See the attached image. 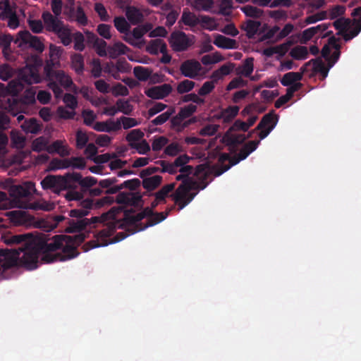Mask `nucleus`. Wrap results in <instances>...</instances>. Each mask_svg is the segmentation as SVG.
<instances>
[{"label":"nucleus","instance_id":"f257e3e1","mask_svg":"<svg viewBox=\"0 0 361 361\" xmlns=\"http://www.w3.org/2000/svg\"><path fill=\"white\" fill-rule=\"evenodd\" d=\"M47 234H40L31 239L23 247H18L22 252H16L15 256L20 258L21 263L29 269L37 267L40 257L42 263L63 262L78 257L80 252L77 250L85 239L83 233L75 236L56 235L51 238Z\"/></svg>","mask_w":361,"mask_h":361},{"label":"nucleus","instance_id":"f03ea898","mask_svg":"<svg viewBox=\"0 0 361 361\" xmlns=\"http://www.w3.org/2000/svg\"><path fill=\"white\" fill-rule=\"evenodd\" d=\"M168 215L169 212L154 213L152 209L147 207L136 214L128 216L127 219L130 224L136 227L137 231H140L161 222Z\"/></svg>","mask_w":361,"mask_h":361},{"label":"nucleus","instance_id":"7ed1b4c3","mask_svg":"<svg viewBox=\"0 0 361 361\" xmlns=\"http://www.w3.org/2000/svg\"><path fill=\"white\" fill-rule=\"evenodd\" d=\"M195 185L194 180L183 181L172 195L173 200L178 206V210L183 209L194 199L197 193L190 191L195 188Z\"/></svg>","mask_w":361,"mask_h":361},{"label":"nucleus","instance_id":"20e7f679","mask_svg":"<svg viewBox=\"0 0 361 361\" xmlns=\"http://www.w3.org/2000/svg\"><path fill=\"white\" fill-rule=\"evenodd\" d=\"M119 210L118 208L113 207L109 212L111 216L114 217ZM108 214H104L101 216H93L91 219H82L77 221L67 219L68 226L66 228V231L69 233L80 232L84 230L87 226L97 223H102L106 219Z\"/></svg>","mask_w":361,"mask_h":361},{"label":"nucleus","instance_id":"39448f33","mask_svg":"<svg viewBox=\"0 0 361 361\" xmlns=\"http://www.w3.org/2000/svg\"><path fill=\"white\" fill-rule=\"evenodd\" d=\"M41 185L44 190H51L56 193L73 187L68 173L63 176L48 175L41 181Z\"/></svg>","mask_w":361,"mask_h":361},{"label":"nucleus","instance_id":"423d86ee","mask_svg":"<svg viewBox=\"0 0 361 361\" xmlns=\"http://www.w3.org/2000/svg\"><path fill=\"white\" fill-rule=\"evenodd\" d=\"M169 42L174 51H185L194 44V36L190 37L183 31H173L170 35Z\"/></svg>","mask_w":361,"mask_h":361},{"label":"nucleus","instance_id":"0eeeda50","mask_svg":"<svg viewBox=\"0 0 361 361\" xmlns=\"http://www.w3.org/2000/svg\"><path fill=\"white\" fill-rule=\"evenodd\" d=\"M18 78L26 85L40 82L41 77L39 73V66L37 64V62L32 65L27 64L25 67L20 69Z\"/></svg>","mask_w":361,"mask_h":361},{"label":"nucleus","instance_id":"6e6552de","mask_svg":"<svg viewBox=\"0 0 361 361\" xmlns=\"http://www.w3.org/2000/svg\"><path fill=\"white\" fill-rule=\"evenodd\" d=\"M114 25L118 32L124 35L122 39L128 44L138 48L142 47V46L145 44V40H142V43H137L136 41L133 40V37L130 35V25L123 16L115 17L114 19Z\"/></svg>","mask_w":361,"mask_h":361},{"label":"nucleus","instance_id":"1a4fd4ad","mask_svg":"<svg viewBox=\"0 0 361 361\" xmlns=\"http://www.w3.org/2000/svg\"><path fill=\"white\" fill-rule=\"evenodd\" d=\"M70 21L75 22L78 25L86 26L88 24V18L80 3L76 6L75 1L71 0L70 6L64 12Z\"/></svg>","mask_w":361,"mask_h":361},{"label":"nucleus","instance_id":"9d476101","mask_svg":"<svg viewBox=\"0 0 361 361\" xmlns=\"http://www.w3.org/2000/svg\"><path fill=\"white\" fill-rule=\"evenodd\" d=\"M44 70L49 80L56 81L64 88H68L73 85L71 78L66 74L63 71H55L49 63L46 64Z\"/></svg>","mask_w":361,"mask_h":361},{"label":"nucleus","instance_id":"9b49d317","mask_svg":"<svg viewBox=\"0 0 361 361\" xmlns=\"http://www.w3.org/2000/svg\"><path fill=\"white\" fill-rule=\"evenodd\" d=\"M114 231V227L108 226L102 229L97 233V240H90L84 245V251L87 252L93 248L107 245L109 244L107 238L113 235Z\"/></svg>","mask_w":361,"mask_h":361},{"label":"nucleus","instance_id":"f8f14e48","mask_svg":"<svg viewBox=\"0 0 361 361\" xmlns=\"http://www.w3.org/2000/svg\"><path fill=\"white\" fill-rule=\"evenodd\" d=\"M18 40H20L22 44H29L32 49L39 53H42L44 49V45L41 39L39 37L32 35L27 30L20 31L18 33L16 42Z\"/></svg>","mask_w":361,"mask_h":361},{"label":"nucleus","instance_id":"ddd939ff","mask_svg":"<svg viewBox=\"0 0 361 361\" xmlns=\"http://www.w3.org/2000/svg\"><path fill=\"white\" fill-rule=\"evenodd\" d=\"M202 71L200 63L195 59H188L183 61L180 66L181 74L189 78L195 79Z\"/></svg>","mask_w":361,"mask_h":361},{"label":"nucleus","instance_id":"4468645a","mask_svg":"<svg viewBox=\"0 0 361 361\" xmlns=\"http://www.w3.org/2000/svg\"><path fill=\"white\" fill-rule=\"evenodd\" d=\"M42 18L46 30L54 34L65 25L59 16L52 15L49 11L43 12Z\"/></svg>","mask_w":361,"mask_h":361},{"label":"nucleus","instance_id":"2eb2a0df","mask_svg":"<svg viewBox=\"0 0 361 361\" xmlns=\"http://www.w3.org/2000/svg\"><path fill=\"white\" fill-rule=\"evenodd\" d=\"M118 204L128 206H138L142 202L140 192H120L116 198Z\"/></svg>","mask_w":361,"mask_h":361},{"label":"nucleus","instance_id":"dca6fc26","mask_svg":"<svg viewBox=\"0 0 361 361\" xmlns=\"http://www.w3.org/2000/svg\"><path fill=\"white\" fill-rule=\"evenodd\" d=\"M172 87L170 84H163L159 86H154L145 90V94L154 99H162L170 94L172 92Z\"/></svg>","mask_w":361,"mask_h":361},{"label":"nucleus","instance_id":"f3484780","mask_svg":"<svg viewBox=\"0 0 361 361\" xmlns=\"http://www.w3.org/2000/svg\"><path fill=\"white\" fill-rule=\"evenodd\" d=\"M68 177L71 179V183H78L82 188V192H86L87 189L94 185L97 183V178L92 176L82 178L80 173H68Z\"/></svg>","mask_w":361,"mask_h":361},{"label":"nucleus","instance_id":"a211bd4d","mask_svg":"<svg viewBox=\"0 0 361 361\" xmlns=\"http://www.w3.org/2000/svg\"><path fill=\"white\" fill-rule=\"evenodd\" d=\"M94 130L98 132H114L121 129L120 121H114L109 119L106 121L96 122L93 126Z\"/></svg>","mask_w":361,"mask_h":361},{"label":"nucleus","instance_id":"6ab92c4d","mask_svg":"<svg viewBox=\"0 0 361 361\" xmlns=\"http://www.w3.org/2000/svg\"><path fill=\"white\" fill-rule=\"evenodd\" d=\"M81 208L74 209L70 211V216L75 218H82L87 216L89 214L88 209L92 208L94 202L90 198L83 200L80 202Z\"/></svg>","mask_w":361,"mask_h":361},{"label":"nucleus","instance_id":"aec40b11","mask_svg":"<svg viewBox=\"0 0 361 361\" xmlns=\"http://www.w3.org/2000/svg\"><path fill=\"white\" fill-rule=\"evenodd\" d=\"M31 233L27 234H19V235H12L10 236H7L4 238V243L7 245H22L20 247H23L25 244L28 242V240L31 239H35Z\"/></svg>","mask_w":361,"mask_h":361},{"label":"nucleus","instance_id":"412c9836","mask_svg":"<svg viewBox=\"0 0 361 361\" xmlns=\"http://www.w3.org/2000/svg\"><path fill=\"white\" fill-rule=\"evenodd\" d=\"M233 131H226L223 137V140L226 144L231 147H235L238 145L243 144L247 139L243 134H233Z\"/></svg>","mask_w":361,"mask_h":361},{"label":"nucleus","instance_id":"4be33fe9","mask_svg":"<svg viewBox=\"0 0 361 361\" xmlns=\"http://www.w3.org/2000/svg\"><path fill=\"white\" fill-rule=\"evenodd\" d=\"M239 110L240 108L238 106H228L221 111L217 118L221 119L224 123H229L237 116Z\"/></svg>","mask_w":361,"mask_h":361},{"label":"nucleus","instance_id":"5701e85b","mask_svg":"<svg viewBox=\"0 0 361 361\" xmlns=\"http://www.w3.org/2000/svg\"><path fill=\"white\" fill-rule=\"evenodd\" d=\"M301 72H288L283 75L281 79V83L285 87L293 85V84L300 82L302 78L305 68L302 67L300 68Z\"/></svg>","mask_w":361,"mask_h":361},{"label":"nucleus","instance_id":"b1692460","mask_svg":"<svg viewBox=\"0 0 361 361\" xmlns=\"http://www.w3.org/2000/svg\"><path fill=\"white\" fill-rule=\"evenodd\" d=\"M34 185L32 183H26L24 185H14L11 190L12 196L20 197H27L31 195V190Z\"/></svg>","mask_w":361,"mask_h":361},{"label":"nucleus","instance_id":"393cba45","mask_svg":"<svg viewBox=\"0 0 361 361\" xmlns=\"http://www.w3.org/2000/svg\"><path fill=\"white\" fill-rule=\"evenodd\" d=\"M47 152L49 154L56 153L61 157H66L70 154V151L67 145H64V141L57 140L49 145Z\"/></svg>","mask_w":361,"mask_h":361},{"label":"nucleus","instance_id":"a878e982","mask_svg":"<svg viewBox=\"0 0 361 361\" xmlns=\"http://www.w3.org/2000/svg\"><path fill=\"white\" fill-rule=\"evenodd\" d=\"M126 16L132 25H137L143 20L142 13L137 8L132 6L126 7Z\"/></svg>","mask_w":361,"mask_h":361},{"label":"nucleus","instance_id":"bb28decb","mask_svg":"<svg viewBox=\"0 0 361 361\" xmlns=\"http://www.w3.org/2000/svg\"><path fill=\"white\" fill-rule=\"evenodd\" d=\"M130 49L121 42H116L107 48L108 54L111 59H116L118 56L126 54Z\"/></svg>","mask_w":361,"mask_h":361},{"label":"nucleus","instance_id":"cd10ccee","mask_svg":"<svg viewBox=\"0 0 361 361\" xmlns=\"http://www.w3.org/2000/svg\"><path fill=\"white\" fill-rule=\"evenodd\" d=\"M214 44L221 49H235L238 43L235 39L226 37L221 35H217L214 40Z\"/></svg>","mask_w":361,"mask_h":361},{"label":"nucleus","instance_id":"c85d7f7f","mask_svg":"<svg viewBox=\"0 0 361 361\" xmlns=\"http://www.w3.org/2000/svg\"><path fill=\"white\" fill-rule=\"evenodd\" d=\"M260 143V140H251L245 143L237 154L240 159H245L252 152H254Z\"/></svg>","mask_w":361,"mask_h":361},{"label":"nucleus","instance_id":"c756f323","mask_svg":"<svg viewBox=\"0 0 361 361\" xmlns=\"http://www.w3.org/2000/svg\"><path fill=\"white\" fill-rule=\"evenodd\" d=\"M261 26L259 21L249 20L242 25V29L246 32V35L251 39L257 33Z\"/></svg>","mask_w":361,"mask_h":361},{"label":"nucleus","instance_id":"7c9ffc66","mask_svg":"<svg viewBox=\"0 0 361 361\" xmlns=\"http://www.w3.org/2000/svg\"><path fill=\"white\" fill-rule=\"evenodd\" d=\"M180 21L185 25L195 27L197 25L200 20L199 18L188 9H184L182 13Z\"/></svg>","mask_w":361,"mask_h":361},{"label":"nucleus","instance_id":"2f4dec72","mask_svg":"<svg viewBox=\"0 0 361 361\" xmlns=\"http://www.w3.org/2000/svg\"><path fill=\"white\" fill-rule=\"evenodd\" d=\"M162 181V177L159 175H155L149 178H145L142 180V186L148 191H152L158 188Z\"/></svg>","mask_w":361,"mask_h":361},{"label":"nucleus","instance_id":"473e14b6","mask_svg":"<svg viewBox=\"0 0 361 361\" xmlns=\"http://www.w3.org/2000/svg\"><path fill=\"white\" fill-rule=\"evenodd\" d=\"M55 35L60 39L64 46H68L72 42V35L68 25H64L57 31Z\"/></svg>","mask_w":361,"mask_h":361},{"label":"nucleus","instance_id":"72a5a7b5","mask_svg":"<svg viewBox=\"0 0 361 361\" xmlns=\"http://www.w3.org/2000/svg\"><path fill=\"white\" fill-rule=\"evenodd\" d=\"M277 122L278 116L274 114V111L268 113L262 117L260 122L255 128V130L267 128L269 126L274 125V123L276 124Z\"/></svg>","mask_w":361,"mask_h":361},{"label":"nucleus","instance_id":"f704fd0d","mask_svg":"<svg viewBox=\"0 0 361 361\" xmlns=\"http://www.w3.org/2000/svg\"><path fill=\"white\" fill-rule=\"evenodd\" d=\"M6 250L3 249H0V257H3L4 258L0 257V273H3L8 269L13 267L16 264V259L13 258H8L7 254L6 253Z\"/></svg>","mask_w":361,"mask_h":361},{"label":"nucleus","instance_id":"c9c22d12","mask_svg":"<svg viewBox=\"0 0 361 361\" xmlns=\"http://www.w3.org/2000/svg\"><path fill=\"white\" fill-rule=\"evenodd\" d=\"M24 85L25 84L19 79V78L12 80L7 85L6 92L9 94L16 96L23 90Z\"/></svg>","mask_w":361,"mask_h":361},{"label":"nucleus","instance_id":"e433bc0d","mask_svg":"<svg viewBox=\"0 0 361 361\" xmlns=\"http://www.w3.org/2000/svg\"><path fill=\"white\" fill-rule=\"evenodd\" d=\"M22 128L27 133L36 134L40 130V126L37 122V120L34 118H31L29 120H25L21 126Z\"/></svg>","mask_w":361,"mask_h":361},{"label":"nucleus","instance_id":"4c0bfd02","mask_svg":"<svg viewBox=\"0 0 361 361\" xmlns=\"http://www.w3.org/2000/svg\"><path fill=\"white\" fill-rule=\"evenodd\" d=\"M49 146L48 140L44 136L35 139L32 142V149L37 152H40L42 151L47 152Z\"/></svg>","mask_w":361,"mask_h":361},{"label":"nucleus","instance_id":"58836bf2","mask_svg":"<svg viewBox=\"0 0 361 361\" xmlns=\"http://www.w3.org/2000/svg\"><path fill=\"white\" fill-rule=\"evenodd\" d=\"M145 134L140 129L131 130L126 136V140L130 144L137 143L138 141L142 140Z\"/></svg>","mask_w":361,"mask_h":361},{"label":"nucleus","instance_id":"ea45409f","mask_svg":"<svg viewBox=\"0 0 361 361\" xmlns=\"http://www.w3.org/2000/svg\"><path fill=\"white\" fill-rule=\"evenodd\" d=\"M70 166V159H59L57 158H54L49 163V169L51 171H55L61 169H67Z\"/></svg>","mask_w":361,"mask_h":361},{"label":"nucleus","instance_id":"a19ab883","mask_svg":"<svg viewBox=\"0 0 361 361\" xmlns=\"http://www.w3.org/2000/svg\"><path fill=\"white\" fill-rule=\"evenodd\" d=\"M15 73V69L7 63L0 66V79L3 81H7L13 78Z\"/></svg>","mask_w":361,"mask_h":361},{"label":"nucleus","instance_id":"79ce46f5","mask_svg":"<svg viewBox=\"0 0 361 361\" xmlns=\"http://www.w3.org/2000/svg\"><path fill=\"white\" fill-rule=\"evenodd\" d=\"M72 67L77 73H82L84 70V59L80 54H75L71 57Z\"/></svg>","mask_w":361,"mask_h":361},{"label":"nucleus","instance_id":"37998d69","mask_svg":"<svg viewBox=\"0 0 361 361\" xmlns=\"http://www.w3.org/2000/svg\"><path fill=\"white\" fill-rule=\"evenodd\" d=\"M61 54V49L55 45L51 44L49 47V60L47 61V64L49 63L54 68V66L58 61Z\"/></svg>","mask_w":361,"mask_h":361},{"label":"nucleus","instance_id":"c03bdc74","mask_svg":"<svg viewBox=\"0 0 361 361\" xmlns=\"http://www.w3.org/2000/svg\"><path fill=\"white\" fill-rule=\"evenodd\" d=\"M135 78L140 81H147L151 75V71L145 67L136 66L133 69Z\"/></svg>","mask_w":361,"mask_h":361},{"label":"nucleus","instance_id":"a18cd8bd","mask_svg":"<svg viewBox=\"0 0 361 361\" xmlns=\"http://www.w3.org/2000/svg\"><path fill=\"white\" fill-rule=\"evenodd\" d=\"M233 63L224 64L221 66L218 70L214 71L212 77L213 78L219 79L223 76L228 75L233 71Z\"/></svg>","mask_w":361,"mask_h":361},{"label":"nucleus","instance_id":"49530a36","mask_svg":"<svg viewBox=\"0 0 361 361\" xmlns=\"http://www.w3.org/2000/svg\"><path fill=\"white\" fill-rule=\"evenodd\" d=\"M290 54L296 60L305 59L308 55L307 48L303 46L295 47L290 51Z\"/></svg>","mask_w":361,"mask_h":361},{"label":"nucleus","instance_id":"de8ad7c7","mask_svg":"<svg viewBox=\"0 0 361 361\" xmlns=\"http://www.w3.org/2000/svg\"><path fill=\"white\" fill-rule=\"evenodd\" d=\"M175 186L176 183H174L165 185L161 188V190L154 193V196L158 200L165 201L166 197L168 196L169 192L174 190Z\"/></svg>","mask_w":361,"mask_h":361},{"label":"nucleus","instance_id":"09e8293b","mask_svg":"<svg viewBox=\"0 0 361 361\" xmlns=\"http://www.w3.org/2000/svg\"><path fill=\"white\" fill-rule=\"evenodd\" d=\"M195 85V82L185 79L178 84L176 90L178 94H183L191 91Z\"/></svg>","mask_w":361,"mask_h":361},{"label":"nucleus","instance_id":"8fccbe9b","mask_svg":"<svg viewBox=\"0 0 361 361\" xmlns=\"http://www.w3.org/2000/svg\"><path fill=\"white\" fill-rule=\"evenodd\" d=\"M116 106L118 111L122 112L126 115H130L133 110V106L128 100L119 99L116 102Z\"/></svg>","mask_w":361,"mask_h":361},{"label":"nucleus","instance_id":"3c124183","mask_svg":"<svg viewBox=\"0 0 361 361\" xmlns=\"http://www.w3.org/2000/svg\"><path fill=\"white\" fill-rule=\"evenodd\" d=\"M240 10L245 14V16L252 18H259L263 13V11L250 5H246L240 8Z\"/></svg>","mask_w":361,"mask_h":361},{"label":"nucleus","instance_id":"603ef678","mask_svg":"<svg viewBox=\"0 0 361 361\" xmlns=\"http://www.w3.org/2000/svg\"><path fill=\"white\" fill-rule=\"evenodd\" d=\"M74 40V49L82 51L85 48V37L82 33L78 31L73 35L72 39Z\"/></svg>","mask_w":361,"mask_h":361},{"label":"nucleus","instance_id":"864d4df0","mask_svg":"<svg viewBox=\"0 0 361 361\" xmlns=\"http://www.w3.org/2000/svg\"><path fill=\"white\" fill-rule=\"evenodd\" d=\"M312 61L314 72L319 73L323 78H326L330 68H327L320 59H312Z\"/></svg>","mask_w":361,"mask_h":361},{"label":"nucleus","instance_id":"5fc2aeb1","mask_svg":"<svg viewBox=\"0 0 361 361\" xmlns=\"http://www.w3.org/2000/svg\"><path fill=\"white\" fill-rule=\"evenodd\" d=\"M223 60L222 56L219 52H215L213 54H207L202 57L201 62L204 65H210L216 63Z\"/></svg>","mask_w":361,"mask_h":361},{"label":"nucleus","instance_id":"6e6d98bb","mask_svg":"<svg viewBox=\"0 0 361 361\" xmlns=\"http://www.w3.org/2000/svg\"><path fill=\"white\" fill-rule=\"evenodd\" d=\"M175 112L174 109H170L163 114L157 116L154 119H153L151 122L154 126H160L166 123L171 115Z\"/></svg>","mask_w":361,"mask_h":361},{"label":"nucleus","instance_id":"4d7b16f0","mask_svg":"<svg viewBox=\"0 0 361 361\" xmlns=\"http://www.w3.org/2000/svg\"><path fill=\"white\" fill-rule=\"evenodd\" d=\"M161 166L160 172L169 173V174H175L177 173V167L174 165V163H170L164 160H160L157 162Z\"/></svg>","mask_w":361,"mask_h":361},{"label":"nucleus","instance_id":"13d9d810","mask_svg":"<svg viewBox=\"0 0 361 361\" xmlns=\"http://www.w3.org/2000/svg\"><path fill=\"white\" fill-rule=\"evenodd\" d=\"M130 148L136 149L140 154H146L150 151V146L145 140L130 144Z\"/></svg>","mask_w":361,"mask_h":361},{"label":"nucleus","instance_id":"bf43d9fd","mask_svg":"<svg viewBox=\"0 0 361 361\" xmlns=\"http://www.w3.org/2000/svg\"><path fill=\"white\" fill-rule=\"evenodd\" d=\"M108 47L109 46H107L106 41L100 38L98 42H97L96 44L93 46V48L95 49L97 54L99 56L104 57L108 54Z\"/></svg>","mask_w":361,"mask_h":361},{"label":"nucleus","instance_id":"052dcab7","mask_svg":"<svg viewBox=\"0 0 361 361\" xmlns=\"http://www.w3.org/2000/svg\"><path fill=\"white\" fill-rule=\"evenodd\" d=\"M254 59L252 57L247 58L245 60L243 65L242 66V69L240 71V73L243 75L245 77H250L253 71L254 65H253Z\"/></svg>","mask_w":361,"mask_h":361},{"label":"nucleus","instance_id":"680f3d73","mask_svg":"<svg viewBox=\"0 0 361 361\" xmlns=\"http://www.w3.org/2000/svg\"><path fill=\"white\" fill-rule=\"evenodd\" d=\"M350 23L349 19L338 18L334 22L333 25L336 30H338V35H343Z\"/></svg>","mask_w":361,"mask_h":361},{"label":"nucleus","instance_id":"e2e57ef3","mask_svg":"<svg viewBox=\"0 0 361 361\" xmlns=\"http://www.w3.org/2000/svg\"><path fill=\"white\" fill-rule=\"evenodd\" d=\"M111 29V26L110 25L101 23L97 25V32L104 39H110L112 36Z\"/></svg>","mask_w":361,"mask_h":361},{"label":"nucleus","instance_id":"0e129e2a","mask_svg":"<svg viewBox=\"0 0 361 361\" xmlns=\"http://www.w3.org/2000/svg\"><path fill=\"white\" fill-rule=\"evenodd\" d=\"M197 107L196 105L190 104L180 108L179 111L180 116H182L184 119L188 118L196 112Z\"/></svg>","mask_w":361,"mask_h":361},{"label":"nucleus","instance_id":"69168bd1","mask_svg":"<svg viewBox=\"0 0 361 361\" xmlns=\"http://www.w3.org/2000/svg\"><path fill=\"white\" fill-rule=\"evenodd\" d=\"M13 40V38L10 34L0 35V48L2 49L3 52L11 49V44Z\"/></svg>","mask_w":361,"mask_h":361},{"label":"nucleus","instance_id":"338daca9","mask_svg":"<svg viewBox=\"0 0 361 361\" xmlns=\"http://www.w3.org/2000/svg\"><path fill=\"white\" fill-rule=\"evenodd\" d=\"M63 102L68 108L75 110L78 106V100L75 96L70 93H66L63 98Z\"/></svg>","mask_w":361,"mask_h":361},{"label":"nucleus","instance_id":"774afa93","mask_svg":"<svg viewBox=\"0 0 361 361\" xmlns=\"http://www.w3.org/2000/svg\"><path fill=\"white\" fill-rule=\"evenodd\" d=\"M219 127L218 125L207 124L200 130L199 133L202 136H212L216 134Z\"/></svg>","mask_w":361,"mask_h":361}]
</instances>
